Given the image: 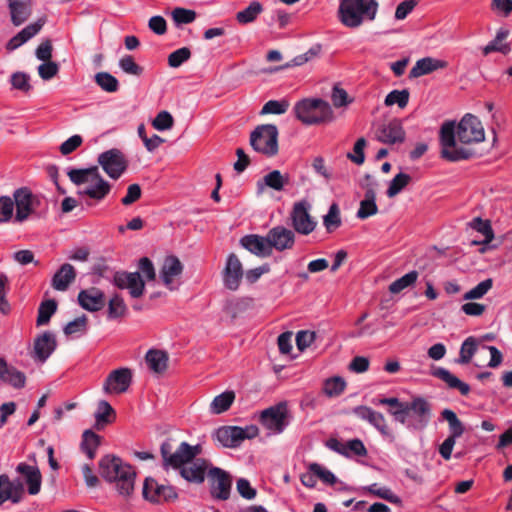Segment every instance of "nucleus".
I'll return each instance as SVG.
<instances>
[{
    "label": "nucleus",
    "instance_id": "obj_11",
    "mask_svg": "<svg viewBox=\"0 0 512 512\" xmlns=\"http://www.w3.org/2000/svg\"><path fill=\"white\" fill-rule=\"evenodd\" d=\"M410 422L408 428L421 431L424 430L432 418V406L423 397H415L409 402Z\"/></svg>",
    "mask_w": 512,
    "mask_h": 512
},
{
    "label": "nucleus",
    "instance_id": "obj_59",
    "mask_svg": "<svg viewBox=\"0 0 512 512\" xmlns=\"http://www.w3.org/2000/svg\"><path fill=\"white\" fill-rule=\"evenodd\" d=\"M173 124L174 119L168 111L159 112L152 121V126L158 131L169 130Z\"/></svg>",
    "mask_w": 512,
    "mask_h": 512
},
{
    "label": "nucleus",
    "instance_id": "obj_17",
    "mask_svg": "<svg viewBox=\"0 0 512 512\" xmlns=\"http://www.w3.org/2000/svg\"><path fill=\"white\" fill-rule=\"evenodd\" d=\"M132 382V371L123 367L111 371L103 384L106 394H122L126 392Z\"/></svg>",
    "mask_w": 512,
    "mask_h": 512
},
{
    "label": "nucleus",
    "instance_id": "obj_3",
    "mask_svg": "<svg viewBox=\"0 0 512 512\" xmlns=\"http://www.w3.org/2000/svg\"><path fill=\"white\" fill-rule=\"evenodd\" d=\"M295 117L305 125H317L333 119L330 104L320 98H305L294 106Z\"/></svg>",
    "mask_w": 512,
    "mask_h": 512
},
{
    "label": "nucleus",
    "instance_id": "obj_21",
    "mask_svg": "<svg viewBox=\"0 0 512 512\" xmlns=\"http://www.w3.org/2000/svg\"><path fill=\"white\" fill-rule=\"evenodd\" d=\"M266 235L272 252L273 249L281 252L294 246L295 234L284 226L273 227Z\"/></svg>",
    "mask_w": 512,
    "mask_h": 512
},
{
    "label": "nucleus",
    "instance_id": "obj_27",
    "mask_svg": "<svg viewBox=\"0 0 512 512\" xmlns=\"http://www.w3.org/2000/svg\"><path fill=\"white\" fill-rule=\"evenodd\" d=\"M10 21L15 27L24 24L32 15V0H6Z\"/></svg>",
    "mask_w": 512,
    "mask_h": 512
},
{
    "label": "nucleus",
    "instance_id": "obj_51",
    "mask_svg": "<svg viewBox=\"0 0 512 512\" xmlns=\"http://www.w3.org/2000/svg\"><path fill=\"white\" fill-rule=\"evenodd\" d=\"M340 210L336 203L331 204L328 213L323 217L326 230L331 233L341 226Z\"/></svg>",
    "mask_w": 512,
    "mask_h": 512
},
{
    "label": "nucleus",
    "instance_id": "obj_49",
    "mask_svg": "<svg viewBox=\"0 0 512 512\" xmlns=\"http://www.w3.org/2000/svg\"><path fill=\"white\" fill-rule=\"evenodd\" d=\"M108 318L117 319L127 313V306L119 294H115L108 302Z\"/></svg>",
    "mask_w": 512,
    "mask_h": 512
},
{
    "label": "nucleus",
    "instance_id": "obj_40",
    "mask_svg": "<svg viewBox=\"0 0 512 512\" xmlns=\"http://www.w3.org/2000/svg\"><path fill=\"white\" fill-rule=\"evenodd\" d=\"M102 437L92 430H85L82 434L80 444L81 451L87 455L90 460L96 456V451L101 444Z\"/></svg>",
    "mask_w": 512,
    "mask_h": 512
},
{
    "label": "nucleus",
    "instance_id": "obj_5",
    "mask_svg": "<svg viewBox=\"0 0 512 512\" xmlns=\"http://www.w3.org/2000/svg\"><path fill=\"white\" fill-rule=\"evenodd\" d=\"M441 157L450 162L467 160L475 155V151L468 144L457 142L455 123L445 122L440 129Z\"/></svg>",
    "mask_w": 512,
    "mask_h": 512
},
{
    "label": "nucleus",
    "instance_id": "obj_25",
    "mask_svg": "<svg viewBox=\"0 0 512 512\" xmlns=\"http://www.w3.org/2000/svg\"><path fill=\"white\" fill-rule=\"evenodd\" d=\"M45 23L46 18L41 17L37 21L27 25L7 42L6 49L8 51H13L22 46L36 36L42 30Z\"/></svg>",
    "mask_w": 512,
    "mask_h": 512
},
{
    "label": "nucleus",
    "instance_id": "obj_2",
    "mask_svg": "<svg viewBox=\"0 0 512 512\" xmlns=\"http://www.w3.org/2000/svg\"><path fill=\"white\" fill-rule=\"evenodd\" d=\"M67 175L70 181L75 185H81L95 181V185L93 187L79 190L78 195L80 196H88L91 199L101 201L109 194L111 190V185L100 175L97 166H92L85 169H70L67 172Z\"/></svg>",
    "mask_w": 512,
    "mask_h": 512
},
{
    "label": "nucleus",
    "instance_id": "obj_36",
    "mask_svg": "<svg viewBox=\"0 0 512 512\" xmlns=\"http://www.w3.org/2000/svg\"><path fill=\"white\" fill-rule=\"evenodd\" d=\"M75 278V268L71 264L65 263L54 274L51 285L57 291H66Z\"/></svg>",
    "mask_w": 512,
    "mask_h": 512
},
{
    "label": "nucleus",
    "instance_id": "obj_61",
    "mask_svg": "<svg viewBox=\"0 0 512 512\" xmlns=\"http://www.w3.org/2000/svg\"><path fill=\"white\" fill-rule=\"evenodd\" d=\"M492 52H499L504 55H507L511 52V46L507 42H500L499 40L494 38L486 46L482 48V53L484 56H487Z\"/></svg>",
    "mask_w": 512,
    "mask_h": 512
},
{
    "label": "nucleus",
    "instance_id": "obj_22",
    "mask_svg": "<svg viewBox=\"0 0 512 512\" xmlns=\"http://www.w3.org/2000/svg\"><path fill=\"white\" fill-rule=\"evenodd\" d=\"M16 472L20 475L23 483H26L30 495H37L40 492L42 475L37 466L21 462L17 465Z\"/></svg>",
    "mask_w": 512,
    "mask_h": 512
},
{
    "label": "nucleus",
    "instance_id": "obj_18",
    "mask_svg": "<svg viewBox=\"0 0 512 512\" xmlns=\"http://www.w3.org/2000/svg\"><path fill=\"white\" fill-rule=\"evenodd\" d=\"M113 283L119 289H128L133 298H139L145 291V282L139 272L117 271Z\"/></svg>",
    "mask_w": 512,
    "mask_h": 512
},
{
    "label": "nucleus",
    "instance_id": "obj_50",
    "mask_svg": "<svg viewBox=\"0 0 512 512\" xmlns=\"http://www.w3.org/2000/svg\"><path fill=\"white\" fill-rule=\"evenodd\" d=\"M411 181V176L406 173H398L391 180L387 189V196L393 198L398 195Z\"/></svg>",
    "mask_w": 512,
    "mask_h": 512
},
{
    "label": "nucleus",
    "instance_id": "obj_7",
    "mask_svg": "<svg viewBox=\"0 0 512 512\" xmlns=\"http://www.w3.org/2000/svg\"><path fill=\"white\" fill-rule=\"evenodd\" d=\"M259 433V429L255 425L246 427L239 426H222L218 428L215 433V439L224 447L236 448L244 440L253 439Z\"/></svg>",
    "mask_w": 512,
    "mask_h": 512
},
{
    "label": "nucleus",
    "instance_id": "obj_8",
    "mask_svg": "<svg viewBox=\"0 0 512 512\" xmlns=\"http://www.w3.org/2000/svg\"><path fill=\"white\" fill-rule=\"evenodd\" d=\"M441 417L448 423L449 435L439 446L438 451L444 460H450L456 440L464 434L465 427L456 413L451 409H444L441 412Z\"/></svg>",
    "mask_w": 512,
    "mask_h": 512
},
{
    "label": "nucleus",
    "instance_id": "obj_10",
    "mask_svg": "<svg viewBox=\"0 0 512 512\" xmlns=\"http://www.w3.org/2000/svg\"><path fill=\"white\" fill-rule=\"evenodd\" d=\"M287 416V405L281 402L263 410L260 414L259 421L265 429L274 434H280L288 425Z\"/></svg>",
    "mask_w": 512,
    "mask_h": 512
},
{
    "label": "nucleus",
    "instance_id": "obj_29",
    "mask_svg": "<svg viewBox=\"0 0 512 512\" xmlns=\"http://www.w3.org/2000/svg\"><path fill=\"white\" fill-rule=\"evenodd\" d=\"M78 303L87 311L97 312L105 306V295L95 287L81 290L78 294Z\"/></svg>",
    "mask_w": 512,
    "mask_h": 512
},
{
    "label": "nucleus",
    "instance_id": "obj_32",
    "mask_svg": "<svg viewBox=\"0 0 512 512\" xmlns=\"http://www.w3.org/2000/svg\"><path fill=\"white\" fill-rule=\"evenodd\" d=\"M125 464L121 458L115 455H105L99 461V473L103 479L112 483Z\"/></svg>",
    "mask_w": 512,
    "mask_h": 512
},
{
    "label": "nucleus",
    "instance_id": "obj_54",
    "mask_svg": "<svg viewBox=\"0 0 512 512\" xmlns=\"http://www.w3.org/2000/svg\"><path fill=\"white\" fill-rule=\"evenodd\" d=\"M409 101V91L404 90H393L385 98V105L392 106L397 104L400 108H405Z\"/></svg>",
    "mask_w": 512,
    "mask_h": 512
},
{
    "label": "nucleus",
    "instance_id": "obj_64",
    "mask_svg": "<svg viewBox=\"0 0 512 512\" xmlns=\"http://www.w3.org/2000/svg\"><path fill=\"white\" fill-rule=\"evenodd\" d=\"M309 470L311 472H313L314 474H316V476L322 480L324 483H327L329 485H333L335 484L336 482V477L335 475L327 470V469H324L321 465H319L318 463H311L309 465Z\"/></svg>",
    "mask_w": 512,
    "mask_h": 512
},
{
    "label": "nucleus",
    "instance_id": "obj_14",
    "mask_svg": "<svg viewBox=\"0 0 512 512\" xmlns=\"http://www.w3.org/2000/svg\"><path fill=\"white\" fill-rule=\"evenodd\" d=\"M14 205L16 206L15 221H25L38 207L40 201L28 188L17 189L14 194Z\"/></svg>",
    "mask_w": 512,
    "mask_h": 512
},
{
    "label": "nucleus",
    "instance_id": "obj_20",
    "mask_svg": "<svg viewBox=\"0 0 512 512\" xmlns=\"http://www.w3.org/2000/svg\"><path fill=\"white\" fill-rule=\"evenodd\" d=\"M353 413L363 421H367L375 429H377L383 436L393 438V432L389 428L384 415L381 412L375 411L368 406H357L354 408Z\"/></svg>",
    "mask_w": 512,
    "mask_h": 512
},
{
    "label": "nucleus",
    "instance_id": "obj_26",
    "mask_svg": "<svg viewBox=\"0 0 512 512\" xmlns=\"http://www.w3.org/2000/svg\"><path fill=\"white\" fill-rule=\"evenodd\" d=\"M183 272V264L174 255L167 256L160 270V278L164 285L170 289L175 290L176 287L173 285L176 278L180 277Z\"/></svg>",
    "mask_w": 512,
    "mask_h": 512
},
{
    "label": "nucleus",
    "instance_id": "obj_60",
    "mask_svg": "<svg viewBox=\"0 0 512 512\" xmlns=\"http://www.w3.org/2000/svg\"><path fill=\"white\" fill-rule=\"evenodd\" d=\"M120 68L127 74L140 76L143 73V68L138 65L131 55H125L119 60Z\"/></svg>",
    "mask_w": 512,
    "mask_h": 512
},
{
    "label": "nucleus",
    "instance_id": "obj_35",
    "mask_svg": "<svg viewBox=\"0 0 512 512\" xmlns=\"http://www.w3.org/2000/svg\"><path fill=\"white\" fill-rule=\"evenodd\" d=\"M363 188L365 189V198L360 202V206L357 211V217L359 219H367L378 213L376 192L373 189V184H363Z\"/></svg>",
    "mask_w": 512,
    "mask_h": 512
},
{
    "label": "nucleus",
    "instance_id": "obj_52",
    "mask_svg": "<svg viewBox=\"0 0 512 512\" xmlns=\"http://www.w3.org/2000/svg\"><path fill=\"white\" fill-rule=\"evenodd\" d=\"M290 107V103L287 99H281V100H269L268 102H266L261 111H260V114L261 115H266V114H276V115H281V114H284L288 111Z\"/></svg>",
    "mask_w": 512,
    "mask_h": 512
},
{
    "label": "nucleus",
    "instance_id": "obj_4",
    "mask_svg": "<svg viewBox=\"0 0 512 512\" xmlns=\"http://www.w3.org/2000/svg\"><path fill=\"white\" fill-rule=\"evenodd\" d=\"M377 9V0H340L339 14L345 26L355 28L362 24L364 17L373 20Z\"/></svg>",
    "mask_w": 512,
    "mask_h": 512
},
{
    "label": "nucleus",
    "instance_id": "obj_41",
    "mask_svg": "<svg viewBox=\"0 0 512 512\" xmlns=\"http://www.w3.org/2000/svg\"><path fill=\"white\" fill-rule=\"evenodd\" d=\"M362 491L368 492L395 505H401L402 503L400 497L394 494L390 488L385 486L380 487L376 483L363 487Z\"/></svg>",
    "mask_w": 512,
    "mask_h": 512
},
{
    "label": "nucleus",
    "instance_id": "obj_31",
    "mask_svg": "<svg viewBox=\"0 0 512 512\" xmlns=\"http://www.w3.org/2000/svg\"><path fill=\"white\" fill-rule=\"evenodd\" d=\"M136 472L130 464H125L116 479L112 481L118 493L124 497H129L134 491Z\"/></svg>",
    "mask_w": 512,
    "mask_h": 512
},
{
    "label": "nucleus",
    "instance_id": "obj_55",
    "mask_svg": "<svg viewBox=\"0 0 512 512\" xmlns=\"http://www.w3.org/2000/svg\"><path fill=\"white\" fill-rule=\"evenodd\" d=\"M172 19L175 22L177 26L182 24H190L196 19V12L194 10L177 7L173 9L172 13Z\"/></svg>",
    "mask_w": 512,
    "mask_h": 512
},
{
    "label": "nucleus",
    "instance_id": "obj_15",
    "mask_svg": "<svg viewBox=\"0 0 512 512\" xmlns=\"http://www.w3.org/2000/svg\"><path fill=\"white\" fill-rule=\"evenodd\" d=\"M142 495L151 503L175 500L178 495L172 486L159 485L153 478H146L143 484Z\"/></svg>",
    "mask_w": 512,
    "mask_h": 512
},
{
    "label": "nucleus",
    "instance_id": "obj_45",
    "mask_svg": "<svg viewBox=\"0 0 512 512\" xmlns=\"http://www.w3.org/2000/svg\"><path fill=\"white\" fill-rule=\"evenodd\" d=\"M263 7L260 2L252 1L247 8L237 12L236 20L240 24H248L253 22L262 12Z\"/></svg>",
    "mask_w": 512,
    "mask_h": 512
},
{
    "label": "nucleus",
    "instance_id": "obj_34",
    "mask_svg": "<svg viewBox=\"0 0 512 512\" xmlns=\"http://www.w3.org/2000/svg\"><path fill=\"white\" fill-rule=\"evenodd\" d=\"M448 63L444 60L425 57L418 60L409 72L410 78H418L430 74L438 69H444Z\"/></svg>",
    "mask_w": 512,
    "mask_h": 512
},
{
    "label": "nucleus",
    "instance_id": "obj_30",
    "mask_svg": "<svg viewBox=\"0 0 512 512\" xmlns=\"http://www.w3.org/2000/svg\"><path fill=\"white\" fill-rule=\"evenodd\" d=\"M240 244L247 249L250 253L266 258L272 255V251L269 245V241L266 236H260L257 234L246 235L241 238Z\"/></svg>",
    "mask_w": 512,
    "mask_h": 512
},
{
    "label": "nucleus",
    "instance_id": "obj_37",
    "mask_svg": "<svg viewBox=\"0 0 512 512\" xmlns=\"http://www.w3.org/2000/svg\"><path fill=\"white\" fill-rule=\"evenodd\" d=\"M432 375L447 384L450 389L458 390L461 395L466 396L470 392V386L450 373L449 370L439 367L433 370Z\"/></svg>",
    "mask_w": 512,
    "mask_h": 512
},
{
    "label": "nucleus",
    "instance_id": "obj_13",
    "mask_svg": "<svg viewBox=\"0 0 512 512\" xmlns=\"http://www.w3.org/2000/svg\"><path fill=\"white\" fill-rule=\"evenodd\" d=\"M375 137L379 142L388 145L401 144L405 141L406 132L403 128L402 121L393 118L389 121L381 123L376 131Z\"/></svg>",
    "mask_w": 512,
    "mask_h": 512
},
{
    "label": "nucleus",
    "instance_id": "obj_56",
    "mask_svg": "<svg viewBox=\"0 0 512 512\" xmlns=\"http://www.w3.org/2000/svg\"><path fill=\"white\" fill-rule=\"evenodd\" d=\"M346 383L341 377L327 379L324 383V393L329 397L339 396L345 389Z\"/></svg>",
    "mask_w": 512,
    "mask_h": 512
},
{
    "label": "nucleus",
    "instance_id": "obj_62",
    "mask_svg": "<svg viewBox=\"0 0 512 512\" xmlns=\"http://www.w3.org/2000/svg\"><path fill=\"white\" fill-rule=\"evenodd\" d=\"M87 322L88 318L86 315H82L73 321H70L66 324V326L63 329V332L65 335H73L78 332H84L87 328Z\"/></svg>",
    "mask_w": 512,
    "mask_h": 512
},
{
    "label": "nucleus",
    "instance_id": "obj_53",
    "mask_svg": "<svg viewBox=\"0 0 512 512\" xmlns=\"http://www.w3.org/2000/svg\"><path fill=\"white\" fill-rule=\"evenodd\" d=\"M477 350V341L474 337H468L461 345L458 363L468 364Z\"/></svg>",
    "mask_w": 512,
    "mask_h": 512
},
{
    "label": "nucleus",
    "instance_id": "obj_12",
    "mask_svg": "<svg viewBox=\"0 0 512 512\" xmlns=\"http://www.w3.org/2000/svg\"><path fill=\"white\" fill-rule=\"evenodd\" d=\"M98 163L112 179H118L127 169L124 154L116 148L107 150L98 156Z\"/></svg>",
    "mask_w": 512,
    "mask_h": 512
},
{
    "label": "nucleus",
    "instance_id": "obj_42",
    "mask_svg": "<svg viewBox=\"0 0 512 512\" xmlns=\"http://www.w3.org/2000/svg\"><path fill=\"white\" fill-rule=\"evenodd\" d=\"M235 399V393L233 391H225L222 394L216 396L210 404L211 411L214 414H221L227 411L232 405Z\"/></svg>",
    "mask_w": 512,
    "mask_h": 512
},
{
    "label": "nucleus",
    "instance_id": "obj_23",
    "mask_svg": "<svg viewBox=\"0 0 512 512\" xmlns=\"http://www.w3.org/2000/svg\"><path fill=\"white\" fill-rule=\"evenodd\" d=\"M326 446L345 457H351L352 455L364 457L368 453L365 445L358 438L349 440L347 443H342L336 438H330L327 440Z\"/></svg>",
    "mask_w": 512,
    "mask_h": 512
},
{
    "label": "nucleus",
    "instance_id": "obj_58",
    "mask_svg": "<svg viewBox=\"0 0 512 512\" xmlns=\"http://www.w3.org/2000/svg\"><path fill=\"white\" fill-rule=\"evenodd\" d=\"M191 57V51L188 47H182L173 51L168 56V64L172 68L180 67Z\"/></svg>",
    "mask_w": 512,
    "mask_h": 512
},
{
    "label": "nucleus",
    "instance_id": "obj_47",
    "mask_svg": "<svg viewBox=\"0 0 512 512\" xmlns=\"http://www.w3.org/2000/svg\"><path fill=\"white\" fill-rule=\"evenodd\" d=\"M468 225L484 236L485 239L482 243L487 244L494 239V232L489 220L476 217Z\"/></svg>",
    "mask_w": 512,
    "mask_h": 512
},
{
    "label": "nucleus",
    "instance_id": "obj_38",
    "mask_svg": "<svg viewBox=\"0 0 512 512\" xmlns=\"http://www.w3.org/2000/svg\"><path fill=\"white\" fill-rule=\"evenodd\" d=\"M288 182V175L284 176L279 170H273L265 175L262 181L257 182L258 192H262L265 186L281 191Z\"/></svg>",
    "mask_w": 512,
    "mask_h": 512
},
{
    "label": "nucleus",
    "instance_id": "obj_19",
    "mask_svg": "<svg viewBox=\"0 0 512 512\" xmlns=\"http://www.w3.org/2000/svg\"><path fill=\"white\" fill-rule=\"evenodd\" d=\"M308 207L305 201L297 202L291 212L292 226L302 235L312 233L316 227V221L309 214Z\"/></svg>",
    "mask_w": 512,
    "mask_h": 512
},
{
    "label": "nucleus",
    "instance_id": "obj_46",
    "mask_svg": "<svg viewBox=\"0 0 512 512\" xmlns=\"http://www.w3.org/2000/svg\"><path fill=\"white\" fill-rule=\"evenodd\" d=\"M57 310V302L54 299L43 301L38 308L37 326L46 325Z\"/></svg>",
    "mask_w": 512,
    "mask_h": 512
},
{
    "label": "nucleus",
    "instance_id": "obj_39",
    "mask_svg": "<svg viewBox=\"0 0 512 512\" xmlns=\"http://www.w3.org/2000/svg\"><path fill=\"white\" fill-rule=\"evenodd\" d=\"M145 360L153 372L161 374L166 371L169 358L165 351L150 349L146 353Z\"/></svg>",
    "mask_w": 512,
    "mask_h": 512
},
{
    "label": "nucleus",
    "instance_id": "obj_6",
    "mask_svg": "<svg viewBox=\"0 0 512 512\" xmlns=\"http://www.w3.org/2000/svg\"><path fill=\"white\" fill-rule=\"evenodd\" d=\"M278 129L274 124L258 125L250 135L252 148L267 157H273L278 153Z\"/></svg>",
    "mask_w": 512,
    "mask_h": 512
},
{
    "label": "nucleus",
    "instance_id": "obj_33",
    "mask_svg": "<svg viewBox=\"0 0 512 512\" xmlns=\"http://www.w3.org/2000/svg\"><path fill=\"white\" fill-rule=\"evenodd\" d=\"M0 380L16 389H20L25 386L26 376L15 367L9 366L4 358H0Z\"/></svg>",
    "mask_w": 512,
    "mask_h": 512
},
{
    "label": "nucleus",
    "instance_id": "obj_43",
    "mask_svg": "<svg viewBox=\"0 0 512 512\" xmlns=\"http://www.w3.org/2000/svg\"><path fill=\"white\" fill-rule=\"evenodd\" d=\"M98 412L95 414L96 424L95 428L101 430L106 424L111 423L112 419L110 416L115 418V411L112 406L105 400H102L98 404Z\"/></svg>",
    "mask_w": 512,
    "mask_h": 512
},
{
    "label": "nucleus",
    "instance_id": "obj_44",
    "mask_svg": "<svg viewBox=\"0 0 512 512\" xmlns=\"http://www.w3.org/2000/svg\"><path fill=\"white\" fill-rule=\"evenodd\" d=\"M95 83L107 93H115L119 90V81L108 72H98L94 76Z\"/></svg>",
    "mask_w": 512,
    "mask_h": 512
},
{
    "label": "nucleus",
    "instance_id": "obj_63",
    "mask_svg": "<svg viewBox=\"0 0 512 512\" xmlns=\"http://www.w3.org/2000/svg\"><path fill=\"white\" fill-rule=\"evenodd\" d=\"M59 71V65L53 61H43L41 65L38 66V74L43 80H50L57 75Z\"/></svg>",
    "mask_w": 512,
    "mask_h": 512
},
{
    "label": "nucleus",
    "instance_id": "obj_57",
    "mask_svg": "<svg viewBox=\"0 0 512 512\" xmlns=\"http://www.w3.org/2000/svg\"><path fill=\"white\" fill-rule=\"evenodd\" d=\"M493 286V280L491 278L485 279L484 281L477 284L474 288L469 290L465 295L464 299H479L482 298Z\"/></svg>",
    "mask_w": 512,
    "mask_h": 512
},
{
    "label": "nucleus",
    "instance_id": "obj_48",
    "mask_svg": "<svg viewBox=\"0 0 512 512\" xmlns=\"http://www.w3.org/2000/svg\"><path fill=\"white\" fill-rule=\"evenodd\" d=\"M418 278V272L413 270L409 273L405 274L404 276L400 277L399 279L393 281L389 285V291L392 294H398L404 289L412 286Z\"/></svg>",
    "mask_w": 512,
    "mask_h": 512
},
{
    "label": "nucleus",
    "instance_id": "obj_9",
    "mask_svg": "<svg viewBox=\"0 0 512 512\" xmlns=\"http://www.w3.org/2000/svg\"><path fill=\"white\" fill-rule=\"evenodd\" d=\"M458 142L462 144L478 143L484 140L485 133L481 121L472 114L463 116L455 131Z\"/></svg>",
    "mask_w": 512,
    "mask_h": 512
},
{
    "label": "nucleus",
    "instance_id": "obj_28",
    "mask_svg": "<svg viewBox=\"0 0 512 512\" xmlns=\"http://www.w3.org/2000/svg\"><path fill=\"white\" fill-rule=\"evenodd\" d=\"M56 347L55 335L46 331L34 340L33 357L39 362L44 363L55 351Z\"/></svg>",
    "mask_w": 512,
    "mask_h": 512
},
{
    "label": "nucleus",
    "instance_id": "obj_24",
    "mask_svg": "<svg viewBox=\"0 0 512 512\" xmlns=\"http://www.w3.org/2000/svg\"><path fill=\"white\" fill-rule=\"evenodd\" d=\"M244 272L242 263L235 254H230L224 269L223 282L227 289L235 291L239 288Z\"/></svg>",
    "mask_w": 512,
    "mask_h": 512
},
{
    "label": "nucleus",
    "instance_id": "obj_16",
    "mask_svg": "<svg viewBox=\"0 0 512 512\" xmlns=\"http://www.w3.org/2000/svg\"><path fill=\"white\" fill-rule=\"evenodd\" d=\"M211 483V495L218 500H227L230 497L232 479L230 475L218 467H212L208 471Z\"/></svg>",
    "mask_w": 512,
    "mask_h": 512
},
{
    "label": "nucleus",
    "instance_id": "obj_1",
    "mask_svg": "<svg viewBox=\"0 0 512 512\" xmlns=\"http://www.w3.org/2000/svg\"><path fill=\"white\" fill-rule=\"evenodd\" d=\"M160 452L165 470L169 468L179 470L181 477L191 483L204 482L210 463L204 458H198L202 453L201 445L181 442L174 447L173 441L168 439L161 444Z\"/></svg>",
    "mask_w": 512,
    "mask_h": 512
}]
</instances>
